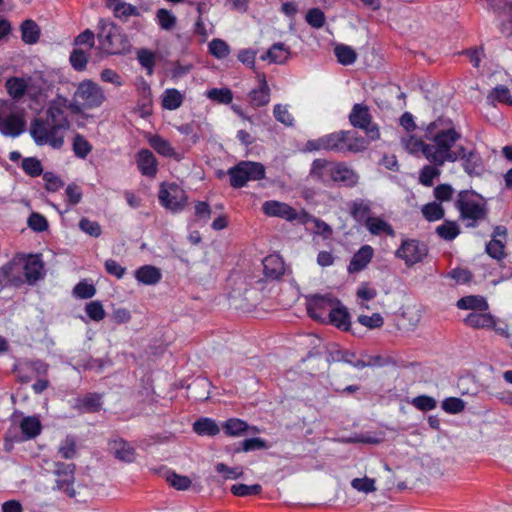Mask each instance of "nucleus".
Segmentation results:
<instances>
[{
  "mask_svg": "<svg viewBox=\"0 0 512 512\" xmlns=\"http://www.w3.org/2000/svg\"><path fill=\"white\" fill-rule=\"evenodd\" d=\"M135 279L144 285L153 286L162 279L161 269L153 265H143L135 270Z\"/></svg>",
  "mask_w": 512,
  "mask_h": 512,
  "instance_id": "5701e85b",
  "label": "nucleus"
},
{
  "mask_svg": "<svg viewBox=\"0 0 512 512\" xmlns=\"http://www.w3.org/2000/svg\"><path fill=\"white\" fill-rule=\"evenodd\" d=\"M424 138L432 141L433 144L417 142L422 146V153L425 158L436 166H443L446 162H456L452 147L461 138V133L455 129L453 121L444 116L438 117L435 121L427 124L424 128Z\"/></svg>",
  "mask_w": 512,
  "mask_h": 512,
  "instance_id": "f03ea898",
  "label": "nucleus"
},
{
  "mask_svg": "<svg viewBox=\"0 0 512 512\" xmlns=\"http://www.w3.org/2000/svg\"><path fill=\"white\" fill-rule=\"evenodd\" d=\"M15 108L14 102L0 99V132L4 136L15 138L25 130L23 113Z\"/></svg>",
  "mask_w": 512,
  "mask_h": 512,
  "instance_id": "0eeeda50",
  "label": "nucleus"
},
{
  "mask_svg": "<svg viewBox=\"0 0 512 512\" xmlns=\"http://www.w3.org/2000/svg\"><path fill=\"white\" fill-rule=\"evenodd\" d=\"M442 409L449 414H458L464 411L466 403L458 397H448L442 401Z\"/></svg>",
  "mask_w": 512,
  "mask_h": 512,
  "instance_id": "603ef678",
  "label": "nucleus"
},
{
  "mask_svg": "<svg viewBox=\"0 0 512 512\" xmlns=\"http://www.w3.org/2000/svg\"><path fill=\"white\" fill-rule=\"evenodd\" d=\"M438 167L439 166L434 164L424 166L419 174V182L426 187H431L433 185L434 179L439 177L441 174V171Z\"/></svg>",
  "mask_w": 512,
  "mask_h": 512,
  "instance_id": "de8ad7c7",
  "label": "nucleus"
},
{
  "mask_svg": "<svg viewBox=\"0 0 512 512\" xmlns=\"http://www.w3.org/2000/svg\"><path fill=\"white\" fill-rule=\"evenodd\" d=\"M230 185L233 188H241L248 181L261 180L265 178V167L259 162L241 161L228 170Z\"/></svg>",
  "mask_w": 512,
  "mask_h": 512,
  "instance_id": "6e6552de",
  "label": "nucleus"
},
{
  "mask_svg": "<svg viewBox=\"0 0 512 512\" xmlns=\"http://www.w3.org/2000/svg\"><path fill=\"white\" fill-rule=\"evenodd\" d=\"M21 167L23 171L30 177H38L43 174L41 161L36 157H26L22 160Z\"/></svg>",
  "mask_w": 512,
  "mask_h": 512,
  "instance_id": "a18cd8bd",
  "label": "nucleus"
},
{
  "mask_svg": "<svg viewBox=\"0 0 512 512\" xmlns=\"http://www.w3.org/2000/svg\"><path fill=\"white\" fill-rule=\"evenodd\" d=\"M306 21L313 28L319 29L325 23V14L319 8H311L306 14Z\"/></svg>",
  "mask_w": 512,
  "mask_h": 512,
  "instance_id": "680f3d73",
  "label": "nucleus"
},
{
  "mask_svg": "<svg viewBox=\"0 0 512 512\" xmlns=\"http://www.w3.org/2000/svg\"><path fill=\"white\" fill-rule=\"evenodd\" d=\"M359 174L345 162L336 161L332 183L346 188H354L359 183Z\"/></svg>",
  "mask_w": 512,
  "mask_h": 512,
  "instance_id": "dca6fc26",
  "label": "nucleus"
},
{
  "mask_svg": "<svg viewBox=\"0 0 512 512\" xmlns=\"http://www.w3.org/2000/svg\"><path fill=\"white\" fill-rule=\"evenodd\" d=\"M339 305L340 301L331 294L313 295L308 299L306 309L308 315L314 320L326 322L330 309H335Z\"/></svg>",
  "mask_w": 512,
  "mask_h": 512,
  "instance_id": "9b49d317",
  "label": "nucleus"
},
{
  "mask_svg": "<svg viewBox=\"0 0 512 512\" xmlns=\"http://www.w3.org/2000/svg\"><path fill=\"white\" fill-rule=\"evenodd\" d=\"M428 253L427 245L416 239L404 240L396 251V256L408 266L421 262Z\"/></svg>",
  "mask_w": 512,
  "mask_h": 512,
  "instance_id": "4468645a",
  "label": "nucleus"
},
{
  "mask_svg": "<svg viewBox=\"0 0 512 512\" xmlns=\"http://www.w3.org/2000/svg\"><path fill=\"white\" fill-rule=\"evenodd\" d=\"M335 162L336 161H329L323 158L313 160L309 171V177L315 182L328 185L333 180Z\"/></svg>",
  "mask_w": 512,
  "mask_h": 512,
  "instance_id": "2eb2a0df",
  "label": "nucleus"
},
{
  "mask_svg": "<svg viewBox=\"0 0 512 512\" xmlns=\"http://www.w3.org/2000/svg\"><path fill=\"white\" fill-rule=\"evenodd\" d=\"M456 306L462 310H474L480 312H485L489 308L486 299L479 295L462 297L457 301Z\"/></svg>",
  "mask_w": 512,
  "mask_h": 512,
  "instance_id": "c756f323",
  "label": "nucleus"
},
{
  "mask_svg": "<svg viewBox=\"0 0 512 512\" xmlns=\"http://www.w3.org/2000/svg\"><path fill=\"white\" fill-rule=\"evenodd\" d=\"M105 100L101 87L91 80H84L79 83L73 100L70 102L69 110L74 114L82 112L83 108L99 107Z\"/></svg>",
  "mask_w": 512,
  "mask_h": 512,
  "instance_id": "423d86ee",
  "label": "nucleus"
},
{
  "mask_svg": "<svg viewBox=\"0 0 512 512\" xmlns=\"http://www.w3.org/2000/svg\"><path fill=\"white\" fill-rule=\"evenodd\" d=\"M222 428L227 435L239 436L244 433L249 426L241 419L231 418L224 422Z\"/></svg>",
  "mask_w": 512,
  "mask_h": 512,
  "instance_id": "37998d69",
  "label": "nucleus"
},
{
  "mask_svg": "<svg viewBox=\"0 0 512 512\" xmlns=\"http://www.w3.org/2000/svg\"><path fill=\"white\" fill-rule=\"evenodd\" d=\"M102 407L101 396L97 393H88L76 400L75 408L82 413L98 412Z\"/></svg>",
  "mask_w": 512,
  "mask_h": 512,
  "instance_id": "cd10ccee",
  "label": "nucleus"
},
{
  "mask_svg": "<svg viewBox=\"0 0 512 512\" xmlns=\"http://www.w3.org/2000/svg\"><path fill=\"white\" fill-rule=\"evenodd\" d=\"M488 101L491 103L498 101L507 105H512L510 90L506 86L498 85L488 95Z\"/></svg>",
  "mask_w": 512,
  "mask_h": 512,
  "instance_id": "8fccbe9b",
  "label": "nucleus"
},
{
  "mask_svg": "<svg viewBox=\"0 0 512 512\" xmlns=\"http://www.w3.org/2000/svg\"><path fill=\"white\" fill-rule=\"evenodd\" d=\"M28 227L35 232H43L48 229L47 219L40 213L33 212L27 220Z\"/></svg>",
  "mask_w": 512,
  "mask_h": 512,
  "instance_id": "bf43d9fd",
  "label": "nucleus"
},
{
  "mask_svg": "<svg viewBox=\"0 0 512 512\" xmlns=\"http://www.w3.org/2000/svg\"><path fill=\"white\" fill-rule=\"evenodd\" d=\"M136 163L142 175L154 177L157 173V160L148 149H141L136 154Z\"/></svg>",
  "mask_w": 512,
  "mask_h": 512,
  "instance_id": "4be33fe9",
  "label": "nucleus"
},
{
  "mask_svg": "<svg viewBox=\"0 0 512 512\" xmlns=\"http://www.w3.org/2000/svg\"><path fill=\"white\" fill-rule=\"evenodd\" d=\"M464 323L471 328L480 329V328H493L495 326L494 317L489 313H469L465 319Z\"/></svg>",
  "mask_w": 512,
  "mask_h": 512,
  "instance_id": "c85d7f7f",
  "label": "nucleus"
},
{
  "mask_svg": "<svg viewBox=\"0 0 512 512\" xmlns=\"http://www.w3.org/2000/svg\"><path fill=\"white\" fill-rule=\"evenodd\" d=\"M486 253L493 259L502 260L506 257L505 243L501 239H491L485 247Z\"/></svg>",
  "mask_w": 512,
  "mask_h": 512,
  "instance_id": "49530a36",
  "label": "nucleus"
},
{
  "mask_svg": "<svg viewBox=\"0 0 512 512\" xmlns=\"http://www.w3.org/2000/svg\"><path fill=\"white\" fill-rule=\"evenodd\" d=\"M69 60L76 71H83L88 63V54L82 49H74L70 54Z\"/></svg>",
  "mask_w": 512,
  "mask_h": 512,
  "instance_id": "4d7b16f0",
  "label": "nucleus"
},
{
  "mask_svg": "<svg viewBox=\"0 0 512 512\" xmlns=\"http://www.w3.org/2000/svg\"><path fill=\"white\" fill-rule=\"evenodd\" d=\"M98 49L106 55H123L131 51V44L119 26L104 18L97 23Z\"/></svg>",
  "mask_w": 512,
  "mask_h": 512,
  "instance_id": "39448f33",
  "label": "nucleus"
},
{
  "mask_svg": "<svg viewBox=\"0 0 512 512\" xmlns=\"http://www.w3.org/2000/svg\"><path fill=\"white\" fill-rule=\"evenodd\" d=\"M248 99L251 106L255 108L266 106L269 103L270 88L264 76L259 80L258 87L249 92Z\"/></svg>",
  "mask_w": 512,
  "mask_h": 512,
  "instance_id": "b1692460",
  "label": "nucleus"
},
{
  "mask_svg": "<svg viewBox=\"0 0 512 512\" xmlns=\"http://www.w3.org/2000/svg\"><path fill=\"white\" fill-rule=\"evenodd\" d=\"M289 54V49L283 43H275L267 50L265 55L261 56V59H269L272 63L283 64L288 60Z\"/></svg>",
  "mask_w": 512,
  "mask_h": 512,
  "instance_id": "473e14b6",
  "label": "nucleus"
},
{
  "mask_svg": "<svg viewBox=\"0 0 512 512\" xmlns=\"http://www.w3.org/2000/svg\"><path fill=\"white\" fill-rule=\"evenodd\" d=\"M183 103V95L174 88L166 89L162 96V107L167 110H176Z\"/></svg>",
  "mask_w": 512,
  "mask_h": 512,
  "instance_id": "e433bc0d",
  "label": "nucleus"
},
{
  "mask_svg": "<svg viewBox=\"0 0 512 512\" xmlns=\"http://www.w3.org/2000/svg\"><path fill=\"white\" fill-rule=\"evenodd\" d=\"M73 293L78 298L89 299L96 294V288L93 284L81 281L74 287Z\"/></svg>",
  "mask_w": 512,
  "mask_h": 512,
  "instance_id": "69168bd1",
  "label": "nucleus"
},
{
  "mask_svg": "<svg viewBox=\"0 0 512 512\" xmlns=\"http://www.w3.org/2000/svg\"><path fill=\"white\" fill-rule=\"evenodd\" d=\"M206 97L217 104H230L233 100V92L227 87L212 88L206 92Z\"/></svg>",
  "mask_w": 512,
  "mask_h": 512,
  "instance_id": "ea45409f",
  "label": "nucleus"
},
{
  "mask_svg": "<svg viewBox=\"0 0 512 512\" xmlns=\"http://www.w3.org/2000/svg\"><path fill=\"white\" fill-rule=\"evenodd\" d=\"M85 312L91 320L96 322L103 320L106 316L103 305L98 300L87 303L85 306Z\"/></svg>",
  "mask_w": 512,
  "mask_h": 512,
  "instance_id": "5fc2aeb1",
  "label": "nucleus"
},
{
  "mask_svg": "<svg viewBox=\"0 0 512 512\" xmlns=\"http://www.w3.org/2000/svg\"><path fill=\"white\" fill-rule=\"evenodd\" d=\"M351 218L361 226L373 216L372 202L367 199H355L348 203Z\"/></svg>",
  "mask_w": 512,
  "mask_h": 512,
  "instance_id": "a211bd4d",
  "label": "nucleus"
},
{
  "mask_svg": "<svg viewBox=\"0 0 512 512\" xmlns=\"http://www.w3.org/2000/svg\"><path fill=\"white\" fill-rule=\"evenodd\" d=\"M20 429L24 437L21 440L33 439L41 432V423L37 417L28 416L24 417L20 422Z\"/></svg>",
  "mask_w": 512,
  "mask_h": 512,
  "instance_id": "72a5a7b5",
  "label": "nucleus"
},
{
  "mask_svg": "<svg viewBox=\"0 0 512 512\" xmlns=\"http://www.w3.org/2000/svg\"><path fill=\"white\" fill-rule=\"evenodd\" d=\"M150 146L160 155L173 158L176 161L182 159V155L175 151L171 143L159 135H153L148 139Z\"/></svg>",
  "mask_w": 512,
  "mask_h": 512,
  "instance_id": "393cba45",
  "label": "nucleus"
},
{
  "mask_svg": "<svg viewBox=\"0 0 512 512\" xmlns=\"http://www.w3.org/2000/svg\"><path fill=\"white\" fill-rule=\"evenodd\" d=\"M23 272L28 284L34 285L45 276L44 263L39 254H30L26 257Z\"/></svg>",
  "mask_w": 512,
  "mask_h": 512,
  "instance_id": "f3484780",
  "label": "nucleus"
},
{
  "mask_svg": "<svg viewBox=\"0 0 512 512\" xmlns=\"http://www.w3.org/2000/svg\"><path fill=\"white\" fill-rule=\"evenodd\" d=\"M193 430L201 436H215L220 431L217 423L210 418H201L195 421L193 424Z\"/></svg>",
  "mask_w": 512,
  "mask_h": 512,
  "instance_id": "c9c22d12",
  "label": "nucleus"
},
{
  "mask_svg": "<svg viewBox=\"0 0 512 512\" xmlns=\"http://www.w3.org/2000/svg\"><path fill=\"white\" fill-rule=\"evenodd\" d=\"M92 146L91 144L86 140V138L81 134H76L73 140V151L74 154L84 159L87 157V155L91 152Z\"/></svg>",
  "mask_w": 512,
  "mask_h": 512,
  "instance_id": "3c124183",
  "label": "nucleus"
},
{
  "mask_svg": "<svg viewBox=\"0 0 512 512\" xmlns=\"http://www.w3.org/2000/svg\"><path fill=\"white\" fill-rule=\"evenodd\" d=\"M364 226L369 231L370 234L379 236L382 234H386L389 236H394L395 231L393 227L385 221L383 218L378 216H372L369 221H367Z\"/></svg>",
  "mask_w": 512,
  "mask_h": 512,
  "instance_id": "7c9ffc66",
  "label": "nucleus"
},
{
  "mask_svg": "<svg viewBox=\"0 0 512 512\" xmlns=\"http://www.w3.org/2000/svg\"><path fill=\"white\" fill-rule=\"evenodd\" d=\"M156 17L162 29L171 30L176 25V17L166 9H159Z\"/></svg>",
  "mask_w": 512,
  "mask_h": 512,
  "instance_id": "e2e57ef3",
  "label": "nucleus"
},
{
  "mask_svg": "<svg viewBox=\"0 0 512 512\" xmlns=\"http://www.w3.org/2000/svg\"><path fill=\"white\" fill-rule=\"evenodd\" d=\"M109 447L116 459L128 463L135 460V448L123 438L111 440L109 442Z\"/></svg>",
  "mask_w": 512,
  "mask_h": 512,
  "instance_id": "6ab92c4d",
  "label": "nucleus"
},
{
  "mask_svg": "<svg viewBox=\"0 0 512 512\" xmlns=\"http://www.w3.org/2000/svg\"><path fill=\"white\" fill-rule=\"evenodd\" d=\"M335 56L342 65H351L357 59V54L350 46L339 44L334 48Z\"/></svg>",
  "mask_w": 512,
  "mask_h": 512,
  "instance_id": "79ce46f5",
  "label": "nucleus"
},
{
  "mask_svg": "<svg viewBox=\"0 0 512 512\" xmlns=\"http://www.w3.org/2000/svg\"><path fill=\"white\" fill-rule=\"evenodd\" d=\"M263 213L271 217H280L287 221L299 220L301 223H305L309 214L304 210L298 213L293 207L284 202L275 200H269L262 205Z\"/></svg>",
  "mask_w": 512,
  "mask_h": 512,
  "instance_id": "f8f14e48",
  "label": "nucleus"
},
{
  "mask_svg": "<svg viewBox=\"0 0 512 512\" xmlns=\"http://www.w3.org/2000/svg\"><path fill=\"white\" fill-rule=\"evenodd\" d=\"M459 220L466 228H476L488 217L489 208L486 199L473 190H461L454 201Z\"/></svg>",
  "mask_w": 512,
  "mask_h": 512,
  "instance_id": "20e7f679",
  "label": "nucleus"
},
{
  "mask_svg": "<svg viewBox=\"0 0 512 512\" xmlns=\"http://www.w3.org/2000/svg\"><path fill=\"white\" fill-rule=\"evenodd\" d=\"M21 39L25 44H35L40 38V27L31 19L24 20L20 26Z\"/></svg>",
  "mask_w": 512,
  "mask_h": 512,
  "instance_id": "2f4dec72",
  "label": "nucleus"
},
{
  "mask_svg": "<svg viewBox=\"0 0 512 512\" xmlns=\"http://www.w3.org/2000/svg\"><path fill=\"white\" fill-rule=\"evenodd\" d=\"M76 466L73 463L54 462L53 474L56 476V489L73 498L76 491L73 487Z\"/></svg>",
  "mask_w": 512,
  "mask_h": 512,
  "instance_id": "ddd939ff",
  "label": "nucleus"
},
{
  "mask_svg": "<svg viewBox=\"0 0 512 512\" xmlns=\"http://www.w3.org/2000/svg\"><path fill=\"white\" fill-rule=\"evenodd\" d=\"M368 147V142L357 132L340 130L306 142L307 151H332L336 153H358Z\"/></svg>",
  "mask_w": 512,
  "mask_h": 512,
  "instance_id": "7ed1b4c3",
  "label": "nucleus"
},
{
  "mask_svg": "<svg viewBox=\"0 0 512 512\" xmlns=\"http://www.w3.org/2000/svg\"><path fill=\"white\" fill-rule=\"evenodd\" d=\"M158 198L160 204L172 212L183 210L187 202L186 192L176 183H162Z\"/></svg>",
  "mask_w": 512,
  "mask_h": 512,
  "instance_id": "9d476101",
  "label": "nucleus"
},
{
  "mask_svg": "<svg viewBox=\"0 0 512 512\" xmlns=\"http://www.w3.org/2000/svg\"><path fill=\"white\" fill-rule=\"evenodd\" d=\"M137 59L140 65L151 75L155 66V54L148 49L142 48L137 51Z\"/></svg>",
  "mask_w": 512,
  "mask_h": 512,
  "instance_id": "864d4df0",
  "label": "nucleus"
},
{
  "mask_svg": "<svg viewBox=\"0 0 512 512\" xmlns=\"http://www.w3.org/2000/svg\"><path fill=\"white\" fill-rule=\"evenodd\" d=\"M70 102L66 97L58 94L48 103L46 119L34 118L30 124V134L34 142L39 145H50L60 149L64 145V136L70 128L66 115Z\"/></svg>",
  "mask_w": 512,
  "mask_h": 512,
  "instance_id": "f257e3e1",
  "label": "nucleus"
},
{
  "mask_svg": "<svg viewBox=\"0 0 512 512\" xmlns=\"http://www.w3.org/2000/svg\"><path fill=\"white\" fill-rule=\"evenodd\" d=\"M230 490L235 496L246 497L260 494L262 491V486L260 484L246 485L238 483L232 485Z\"/></svg>",
  "mask_w": 512,
  "mask_h": 512,
  "instance_id": "09e8293b",
  "label": "nucleus"
},
{
  "mask_svg": "<svg viewBox=\"0 0 512 512\" xmlns=\"http://www.w3.org/2000/svg\"><path fill=\"white\" fill-rule=\"evenodd\" d=\"M433 193L438 203L448 202L453 197L454 189L450 184H439L434 188Z\"/></svg>",
  "mask_w": 512,
  "mask_h": 512,
  "instance_id": "0e129e2a",
  "label": "nucleus"
},
{
  "mask_svg": "<svg viewBox=\"0 0 512 512\" xmlns=\"http://www.w3.org/2000/svg\"><path fill=\"white\" fill-rule=\"evenodd\" d=\"M412 405L420 411L427 412L437 406L436 400L428 395H419L412 400Z\"/></svg>",
  "mask_w": 512,
  "mask_h": 512,
  "instance_id": "052dcab7",
  "label": "nucleus"
},
{
  "mask_svg": "<svg viewBox=\"0 0 512 512\" xmlns=\"http://www.w3.org/2000/svg\"><path fill=\"white\" fill-rule=\"evenodd\" d=\"M209 52L218 59L225 58L230 53L229 45L221 39H213L209 43Z\"/></svg>",
  "mask_w": 512,
  "mask_h": 512,
  "instance_id": "6e6d98bb",
  "label": "nucleus"
},
{
  "mask_svg": "<svg viewBox=\"0 0 512 512\" xmlns=\"http://www.w3.org/2000/svg\"><path fill=\"white\" fill-rule=\"evenodd\" d=\"M27 88V83L23 78L12 77L6 81L7 92L15 100L22 98Z\"/></svg>",
  "mask_w": 512,
  "mask_h": 512,
  "instance_id": "4c0bfd02",
  "label": "nucleus"
},
{
  "mask_svg": "<svg viewBox=\"0 0 512 512\" xmlns=\"http://www.w3.org/2000/svg\"><path fill=\"white\" fill-rule=\"evenodd\" d=\"M113 13L116 18L126 21L130 16H140L138 8L132 4L118 0L113 5Z\"/></svg>",
  "mask_w": 512,
  "mask_h": 512,
  "instance_id": "a19ab883",
  "label": "nucleus"
},
{
  "mask_svg": "<svg viewBox=\"0 0 512 512\" xmlns=\"http://www.w3.org/2000/svg\"><path fill=\"white\" fill-rule=\"evenodd\" d=\"M421 211L423 217L429 222L441 220L445 216V209L443 208L442 204L438 203L437 201L423 205Z\"/></svg>",
  "mask_w": 512,
  "mask_h": 512,
  "instance_id": "58836bf2",
  "label": "nucleus"
},
{
  "mask_svg": "<svg viewBox=\"0 0 512 512\" xmlns=\"http://www.w3.org/2000/svg\"><path fill=\"white\" fill-rule=\"evenodd\" d=\"M79 228L84 233L96 238L99 237L102 233V229L99 223L88 218H82L79 221Z\"/></svg>",
  "mask_w": 512,
  "mask_h": 512,
  "instance_id": "338daca9",
  "label": "nucleus"
},
{
  "mask_svg": "<svg viewBox=\"0 0 512 512\" xmlns=\"http://www.w3.org/2000/svg\"><path fill=\"white\" fill-rule=\"evenodd\" d=\"M58 453L61 458L73 459L77 454L76 439L72 435H67L61 442Z\"/></svg>",
  "mask_w": 512,
  "mask_h": 512,
  "instance_id": "c03bdc74",
  "label": "nucleus"
},
{
  "mask_svg": "<svg viewBox=\"0 0 512 512\" xmlns=\"http://www.w3.org/2000/svg\"><path fill=\"white\" fill-rule=\"evenodd\" d=\"M65 195L67 203L71 206H75L82 200L83 192L79 185L71 183L66 187Z\"/></svg>",
  "mask_w": 512,
  "mask_h": 512,
  "instance_id": "774afa93",
  "label": "nucleus"
},
{
  "mask_svg": "<svg viewBox=\"0 0 512 512\" xmlns=\"http://www.w3.org/2000/svg\"><path fill=\"white\" fill-rule=\"evenodd\" d=\"M328 322L340 330L348 331L350 329V315L344 306H336L330 309Z\"/></svg>",
  "mask_w": 512,
  "mask_h": 512,
  "instance_id": "bb28decb",
  "label": "nucleus"
},
{
  "mask_svg": "<svg viewBox=\"0 0 512 512\" xmlns=\"http://www.w3.org/2000/svg\"><path fill=\"white\" fill-rule=\"evenodd\" d=\"M263 272L266 278L276 280L285 273V265L282 257L278 254H270L263 261Z\"/></svg>",
  "mask_w": 512,
  "mask_h": 512,
  "instance_id": "aec40b11",
  "label": "nucleus"
},
{
  "mask_svg": "<svg viewBox=\"0 0 512 512\" xmlns=\"http://www.w3.org/2000/svg\"><path fill=\"white\" fill-rule=\"evenodd\" d=\"M374 255V250L370 245H363L351 258L348 265L349 273L362 271L370 263Z\"/></svg>",
  "mask_w": 512,
  "mask_h": 512,
  "instance_id": "412c9836",
  "label": "nucleus"
},
{
  "mask_svg": "<svg viewBox=\"0 0 512 512\" xmlns=\"http://www.w3.org/2000/svg\"><path fill=\"white\" fill-rule=\"evenodd\" d=\"M462 167L470 176H479L484 170L482 158L475 150L469 151L468 154H463Z\"/></svg>",
  "mask_w": 512,
  "mask_h": 512,
  "instance_id": "a878e982",
  "label": "nucleus"
},
{
  "mask_svg": "<svg viewBox=\"0 0 512 512\" xmlns=\"http://www.w3.org/2000/svg\"><path fill=\"white\" fill-rule=\"evenodd\" d=\"M349 121L354 128L364 130L370 140L375 141L379 139L378 125L372 122V116L367 105L354 104L349 114Z\"/></svg>",
  "mask_w": 512,
  "mask_h": 512,
  "instance_id": "1a4fd4ad",
  "label": "nucleus"
},
{
  "mask_svg": "<svg viewBox=\"0 0 512 512\" xmlns=\"http://www.w3.org/2000/svg\"><path fill=\"white\" fill-rule=\"evenodd\" d=\"M436 234L445 241L454 240L461 232L456 221L444 220V222L436 227Z\"/></svg>",
  "mask_w": 512,
  "mask_h": 512,
  "instance_id": "f704fd0d",
  "label": "nucleus"
},
{
  "mask_svg": "<svg viewBox=\"0 0 512 512\" xmlns=\"http://www.w3.org/2000/svg\"><path fill=\"white\" fill-rule=\"evenodd\" d=\"M273 114L275 119L284 124L285 126H293L294 125V118L291 115V113L288 111L287 106L276 104L273 109Z\"/></svg>",
  "mask_w": 512,
  "mask_h": 512,
  "instance_id": "13d9d810",
  "label": "nucleus"
}]
</instances>
